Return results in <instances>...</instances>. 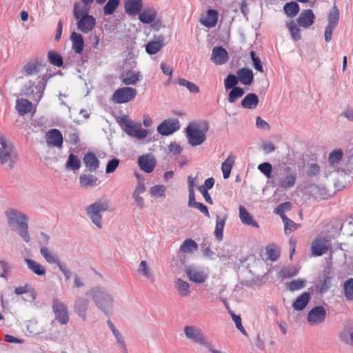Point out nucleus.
<instances>
[{
    "label": "nucleus",
    "mask_w": 353,
    "mask_h": 353,
    "mask_svg": "<svg viewBox=\"0 0 353 353\" xmlns=\"http://www.w3.org/2000/svg\"><path fill=\"white\" fill-rule=\"evenodd\" d=\"M8 225L13 230L23 223L28 222V217L21 211L14 208H8L4 212Z\"/></svg>",
    "instance_id": "nucleus-8"
},
{
    "label": "nucleus",
    "mask_w": 353,
    "mask_h": 353,
    "mask_svg": "<svg viewBox=\"0 0 353 353\" xmlns=\"http://www.w3.org/2000/svg\"><path fill=\"white\" fill-rule=\"evenodd\" d=\"M198 250L197 243L191 239H185L180 246V251L184 253L191 254Z\"/></svg>",
    "instance_id": "nucleus-43"
},
{
    "label": "nucleus",
    "mask_w": 353,
    "mask_h": 353,
    "mask_svg": "<svg viewBox=\"0 0 353 353\" xmlns=\"http://www.w3.org/2000/svg\"><path fill=\"white\" fill-rule=\"evenodd\" d=\"M43 65L38 61H29L23 65L20 74V78H26L28 79H36L39 75H48L47 74H41V71Z\"/></svg>",
    "instance_id": "nucleus-11"
},
{
    "label": "nucleus",
    "mask_w": 353,
    "mask_h": 353,
    "mask_svg": "<svg viewBox=\"0 0 353 353\" xmlns=\"http://www.w3.org/2000/svg\"><path fill=\"white\" fill-rule=\"evenodd\" d=\"M244 90L240 87H236L231 89V91L228 94V100L229 103H234L236 101L241 98L244 94Z\"/></svg>",
    "instance_id": "nucleus-50"
},
{
    "label": "nucleus",
    "mask_w": 353,
    "mask_h": 353,
    "mask_svg": "<svg viewBox=\"0 0 353 353\" xmlns=\"http://www.w3.org/2000/svg\"><path fill=\"white\" fill-rule=\"evenodd\" d=\"M137 163L141 170L145 173H151L156 166L157 161L152 154H146L138 157Z\"/></svg>",
    "instance_id": "nucleus-16"
},
{
    "label": "nucleus",
    "mask_w": 353,
    "mask_h": 353,
    "mask_svg": "<svg viewBox=\"0 0 353 353\" xmlns=\"http://www.w3.org/2000/svg\"><path fill=\"white\" fill-rule=\"evenodd\" d=\"M165 46V38L163 35L155 37L154 39L149 41L145 46V51L150 55L159 52Z\"/></svg>",
    "instance_id": "nucleus-22"
},
{
    "label": "nucleus",
    "mask_w": 353,
    "mask_h": 353,
    "mask_svg": "<svg viewBox=\"0 0 353 353\" xmlns=\"http://www.w3.org/2000/svg\"><path fill=\"white\" fill-rule=\"evenodd\" d=\"M314 15L312 10H305L301 12L297 19L298 24L303 28H309L314 22Z\"/></svg>",
    "instance_id": "nucleus-26"
},
{
    "label": "nucleus",
    "mask_w": 353,
    "mask_h": 353,
    "mask_svg": "<svg viewBox=\"0 0 353 353\" xmlns=\"http://www.w3.org/2000/svg\"><path fill=\"white\" fill-rule=\"evenodd\" d=\"M282 220L284 223V230L285 233L288 234V233L294 231L299 228V225L295 223L293 221L288 219L286 216H283Z\"/></svg>",
    "instance_id": "nucleus-58"
},
{
    "label": "nucleus",
    "mask_w": 353,
    "mask_h": 353,
    "mask_svg": "<svg viewBox=\"0 0 353 353\" xmlns=\"http://www.w3.org/2000/svg\"><path fill=\"white\" fill-rule=\"evenodd\" d=\"M107 324L108 327L110 329V330L112 332V334L114 335L117 344L120 347V348L123 350V352L127 353L128 349L127 345L125 344V339L123 336H122L121 333L119 330L117 329V327L114 325V324L112 323L111 321L108 320L107 321Z\"/></svg>",
    "instance_id": "nucleus-29"
},
{
    "label": "nucleus",
    "mask_w": 353,
    "mask_h": 353,
    "mask_svg": "<svg viewBox=\"0 0 353 353\" xmlns=\"http://www.w3.org/2000/svg\"><path fill=\"white\" fill-rule=\"evenodd\" d=\"M157 17V12L154 8L144 10L139 15V20L143 23H152Z\"/></svg>",
    "instance_id": "nucleus-42"
},
{
    "label": "nucleus",
    "mask_w": 353,
    "mask_h": 353,
    "mask_svg": "<svg viewBox=\"0 0 353 353\" xmlns=\"http://www.w3.org/2000/svg\"><path fill=\"white\" fill-rule=\"evenodd\" d=\"M208 131V124L205 121L190 123L186 128V135L190 145H201L205 141Z\"/></svg>",
    "instance_id": "nucleus-5"
},
{
    "label": "nucleus",
    "mask_w": 353,
    "mask_h": 353,
    "mask_svg": "<svg viewBox=\"0 0 353 353\" xmlns=\"http://www.w3.org/2000/svg\"><path fill=\"white\" fill-rule=\"evenodd\" d=\"M16 110L20 115L23 116L32 111V103L28 99H18L16 101Z\"/></svg>",
    "instance_id": "nucleus-36"
},
{
    "label": "nucleus",
    "mask_w": 353,
    "mask_h": 353,
    "mask_svg": "<svg viewBox=\"0 0 353 353\" xmlns=\"http://www.w3.org/2000/svg\"><path fill=\"white\" fill-rule=\"evenodd\" d=\"M97 181V177L92 174H81L79 177L80 185L85 188L94 187Z\"/></svg>",
    "instance_id": "nucleus-41"
},
{
    "label": "nucleus",
    "mask_w": 353,
    "mask_h": 353,
    "mask_svg": "<svg viewBox=\"0 0 353 353\" xmlns=\"http://www.w3.org/2000/svg\"><path fill=\"white\" fill-rule=\"evenodd\" d=\"M339 10L336 8V6H333V8L330 10L328 14V23L327 26L336 28L339 23Z\"/></svg>",
    "instance_id": "nucleus-46"
},
{
    "label": "nucleus",
    "mask_w": 353,
    "mask_h": 353,
    "mask_svg": "<svg viewBox=\"0 0 353 353\" xmlns=\"http://www.w3.org/2000/svg\"><path fill=\"white\" fill-rule=\"evenodd\" d=\"M250 57L253 61V66L254 69L259 71L260 72H263V68L259 57H256L255 52L253 51L250 52Z\"/></svg>",
    "instance_id": "nucleus-62"
},
{
    "label": "nucleus",
    "mask_w": 353,
    "mask_h": 353,
    "mask_svg": "<svg viewBox=\"0 0 353 353\" xmlns=\"http://www.w3.org/2000/svg\"><path fill=\"white\" fill-rule=\"evenodd\" d=\"M305 285V280L299 279L287 283L286 288L291 292H294L304 288Z\"/></svg>",
    "instance_id": "nucleus-49"
},
{
    "label": "nucleus",
    "mask_w": 353,
    "mask_h": 353,
    "mask_svg": "<svg viewBox=\"0 0 353 353\" xmlns=\"http://www.w3.org/2000/svg\"><path fill=\"white\" fill-rule=\"evenodd\" d=\"M137 272L141 276L148 279L152 283L154 281L152 271L145 261H141L137 269Z\"/></svg>",
    "instance_id": "nucleus-38"
},
{
    "label": "nucleus",
    "mask_w": 353,
    "mask_h": 353,
    "mask_svg": "<svg viewBox=\"0 0 353 353\" xmlns=\"http://www.w3.org/2000/svg\"><path fill=\"white\" fill-rule=\"evenodd\" d=\"M166 187L164 185H156L152 186L149 192L151 196L157 198H162L165 196Z\"/></svg>",
    "instance_id": "nucleus-51"
},
{
    "label": "nucleus",
    "mask_w": 353,
    "mask_h": 353,
    "mask_svg": "<svg viewBox=\"0 0 353 353\" xmlns=\"http://www.w3.org/2000/svg\"><path fill=\"white\" fill-rule=\"evenodd\" d=\"M296 177V173L292 171L290 168L286 167L278 176L277 184L283 189L292 188L295 185Z\"/></svg>",
    "instance_id": "nucleus-12"
},
{
    "label": "nucleus",
    "mask_w": 353,
    "mask_h": 353,
    "mask_svg": "<svg viewBox=\"0 0 353 353\" xmlns=\"http://www.w3.org/2000/svg\"><path fill=\"white\" fill-rule=\"evenodd\" d=\"M109 210V202L106 199L97 200L85 208V212L92 223L99 229L103 228L102 213Z\"/></svg>",
    "instance_id": "nucleus-6"
},
{
    "label": "nucleus",
    "mask_w": 353,
    "mask_h": 353,
    "mask_svg": "<svg viewBox=\"0 0 353 353\" xmlns=\"http://www.w3.org/2000/svg\"><path fill=\"white\" fill-rule=\"evenodd\" d=\"M310 294L305 292L298 296L292 303V307L296 311H302L305 308L310 300Z\"/></svg>",
    "instance_id": "nucleus-31"
},
{
    "label": "nucleus",
    "mask_w": 353,
    "mask_h": 353,
    "mask_svg": "<svg viewBox=\"0 0 353 353\" xmlns=\"http://www.w3.org/2000/svg\"><path fill=\"white\" fill-rule=\"evenodd\" d=\"M176 82L180 85L187 88L192 93H198L199 92V88L196 84L184 79H179Z\"/></svg>",
    "instance_id": "nucleus-59"
},
{
    "label": "nucleus",
    "mask_w": 353,
    "mask_h": 353,
    "mask_svg": "<svg viewBox=\"0 0 353 353\" xmlns=\"http://www.w3.org/2000/svg\"><path fill=\"white\" fill-rule=\"evenodd\" d=\"M76 20L77 29L85 34L90 32L96 25L95 18L90 14L84 15Z\"/></svg>",
    "instance_id": "nucleus-18"
},
{
    "label": "nucleus",
    "mask_w": 353,
    "mask_h": 353,
    "mask_svg": "<svg viewBox=\"0 0 353 353\" xmlns=\"http://www.w3.org/2000/svg\"><path fill=\"white\" fill-rule=\"evenodd\" d=\"M286 26L291 34L292 38L295 41L300 40L301 38V30L297 25L294 22L290 21Z\"/></svg>",
    "instance_id": "nucleus-53"
},
{
    "label": "nucleus",
    "mask_w": 353,
    "mask_h": 353,
    "mask_svg": "<svg viewBox=\"0 0 353 353\" xmlns=\"http://www.w3.org/2000/svg\"><path fill=\"white\" fill-rule=\"evenodd\" d=\"M90 6L82 5L80 3H75L74 4L73 14L75 19L83 17L84 15L89 14Z\"/></svg>",
    "instance_id": "nucleus-45"
},
{
    "label": "nucleus",
    "mask_w": 353,
    "mask_h": 353,
    "mask_svg": "<svg viewBox=\"0 0 353 353\" xmlns=\"http://www.w3.org/2000/svg\"><path fill=\"white\" fill-rule=\"evenodd\" d=\"M81 166V161L77 156L71 153L69 154L65 168L68 170H77Z\"/></svg>",
    "instance_id": "nucleus-47"
},
{
    "label": "nucleus",
    "mask_w": 353,
    "mask_h": 353,
    "mask_svg": "<svg viewBox=\"0 0 353 353\" xmlns=\"http://www.w3.org/2000/svg\"><path fill=\"white\" fill-rule=\"evenodd\" d=\"M185 272L190 281L199 284L205 282L209 275L207 268L193 265L186 267Z\"/></svg>",
    "instance_id": "nucleus-9"
},
{
    "label": "nucleus",
    "mask_w": 353,
    "mask_h": 353,
    "mask_svg": "<svg viewBox=\"0 0 353 353\" xmlns=\"http://www.w3.org/2000/svg\"><path fill=\"white\" fill-rule=\"evenodd\" d=\"M48 59L50 62L54 65L60 67L63 64L62 57L59 54L53 52H50L48 53Z\"/></svg>",
    "instance_id": "nucleus-61"
},
{
    "label": "nucleus",
    "mask_w": 353,
    "mask_h": 353,
    "mask_svg": "<svg viewBox=\"0 0 353 353\" xmlns=\"http://www.w3.org/2000/svg\"><path fill=\"white\" fill-rule=\"evenodd\" d=\"M143 79L140 71L125 70L120 75L121 82L125 85H135Z\"/></svg>",
    "instance_id": "nucleus-15"
},
{
    "label": "nucleus",
    "mask_w": 353,
    "mask_h": 353,
    "mask_svg": "<svg viewBox=\"0 0 353 353\" xmlns=\"http://www.w3.org/2000/svg\"><path fill=\"white\" fill-rule=\"evenodd\" d=\"M283 10L288 17H294L298 14L299 11V6L295 2L287 3L284 6Z\"/></svg>",
    "instance_id": "nucleus-52"
},
{
    "label": "nucleus",
    "mask_w": 353,
    "mask_h": 353,
    "mask_svg": "<svg viewBox=\"0 0 353 353\" xmlns=\"http://www.w3.org/2000/svg\"><path fill=\"white\" fill-rule=\"evenodd\" d=\"M329 248V243L325 238H316L312 243L311 252L314 256H322Z\"/></svg>",
    "instance_id": "nucleus-19"
},
{
    "label": "nucleus",
    "mask_w": 353,
    "mask_h": 353,
    "mask_svg": "<svg viewBox=\"0 0 353 353\" xmlns=\"http://www.w3.org/2000/svg\"><path fill=\"white\" fill-rule=\"evenodd\" d=\"M180 128L179 121L177 119H167L163 121L157 127V132L163 136L173 134Z\"/></svg>",
    "instance_id": "nucleus-17"
},
{
    "label": "nucleus",
    "mask_w": 353,
    "mask_h": 353,
    "mask_svg": "<svg viewBox=\"0 0 353 353\" xmlns=\"http://www.w3.org/2000/svg\"><path fill=\"white\" fill-rule=\"evenodd\" d=\"M122 124L124 127V132L130 137L137 139H143L147 137L148 132L142 128L140 123H136L128 118L122 119Z\"/></svg>",
    "instance_id": "nucleus-7"
},
{
    "label": "nucleus",
    "mask_w": 353,
    "mask_h": 353,
    "mask_svg": "<svg viewBox=\"0 0 353 353\" xmlns=\"http://www.w3.org/2000/svg\"><path fill=\"white\" fill-rule=\"evenodd\" d=\"M14 230L17 232V234L23 239L25 242H30V236L28 232V222L23 223V225L20 227H17Z\"/></svg>",
    "instance_id": "nucleus-54"
},
{
    "label": "nucleus",
    "mask_w": 353,
    "mask_h": 353,
    "mask_svg": "<svg viewBox=\"0 0 353 353\" xmlns=\"http://www.w3.org/2000/svg\"><path fill=\"white\" fill-rule=\"evenodd\" d=\"M183 332L187 339L194 344L198 345V350L201 353H223L215 348L212 342L205 336L199 327L194 325H186L183 328Z\"/></svg>",
    "instance_id": "nucleus-1"
},
{
    "label": "nucleus",
    "mask_w": 353,
    "mask_h": 353,
    "mask_svg": "<svg viewBox=\"0 0 353 353\" xmlns=\"http://www.w3.org/2000/svg\"><path fill=\"white\" fill-rule=\"evenodd\" d=\"M89 305V300L85 297L78 296L76 298L74 311L84 321L86 320V312Z\"/></svg>",
    "instance_id": "nucleus-21"
},
{
    "label": "nucleus",
    "mask_w": 353,
    "mask_h": 353,
    "mask_svg": "<svg viewBox=\"0 0 353 353\" xmlns=\"http://www.w3.org/2000/svg\"><path fill=\"white\" fill-rule=\"evenodd\" d=\"M70 40L72 43V49L77 54H81L84 48V41L82 35L75 32L70 35Z\"/></svg>",
    "instance_id": "nucleus-30"
},
{
    "label": "nucleus",
    "mask_w": 353,
    "mask_h": 353,
    "mask_svg": "<svg viewBox=\"0 0 353 353\" xmlns=\"http://www.w3.org/2000/svg\"><path fill=\"white\" fill-rule=\"evenodd\" d=\"M120 0H108L103 7V13L105 16L113 14L118 6Z\"/></svg>",
    "instance_id": "nucleus-55"
},
{
    "label": "nucleus",
    "mask_w": 353,
    "mask_h": 353,
    "mask_svg": "<svg viewBox=\"0 0 353 353\" xmlns=\"http://www.w3.org/2000/svg\"><path fill=\"white\" fill-rule=\"evenodd\" d=\"M343 157V153L341 149L334 150L329 154V163L332 167H336L342 160Z\"/></svg>",
    "instance_id": "nucleus-44"
},
{
    "label": "nucleus",
    "mask_w": 353,
    "mask_h": 353,
    "mask_svg": "<svg viewBox=\"0 0 353 353\" xmlns=\"http://www.w3.org/2000/svg\"><path fill=\"white\" fill-rule=\"evenodd\" d=\"M137 90L132 87H123L114 91L112 101L115 103H125L132 101L137 96Z\"/></svg>",
    "instance_id": "nucleus-10"
},
{
    "label": "nucleus",
    "mask_w": 353,
    "mask_h": 353,
    "mask_svg": "<svg viewBox=\"0 0 353 353\" xmlns=\"http://www.w3.org/2000/svg\"><path fill=\"white\" fill-rule=\"evenodd\" d=\"M239 218L241 221L245 225H252L256 228H259L258 223L253 219V217L248 210L241 205L239 207Z\"/></svg>",
    "instance_id": "nucleus-34"
},
{
    "label": "nucleus",
    "mask_w": 353,
    "mask_h": 353,
    "mask_svg": "<svg viewBox=\"0 0 353 353\" xmlns=\"http://www.w3.org/2000/svg\"><path fill=\"white\" fill-rule=\"evenodd\" d=\"M28 268L38 276H44L46 273V270L44 266L37 263V261L27 259L25 260Z\"/></svg>",
    "instance_id": "nucleus-39"
},
{
    "label": "nucleus",
    "mask_w": 353,
    "mask_h": 353,
    "mask_svg": "<svg viewBox=\"0 0 353 353\" xmlns=\"http://www.w3.org/2000/svg\"><path fill=\"white\" fill-rule=\"evenodd\" d=\"M40 253L44 259L50 264H56L59 266L61 263L59 258L46 247L41 248Z\"/></svg>",
    "instance_id": "nucleus-40"
},
{
    "label": "nucleus",
    "mask_w": 353,
    "mask_h": 353,
    "mask_svg": "<svg viewBox=\"0 0 353 353\" xmlns=\"http://www.w3.org/2000/svg\"><path fill=\"white\" fill-rule=\"evenodd\" d=\"M19 159L14 143L0 133V164L13 169Z\"/></svg>",
    "instance_id": "nucleus-4"
},
{
    "label": "nucleus",
    "mask_w": 353,
    "mask_h": 353,
    "mask_svg": "<svg viewBox=\"0 0 353 353\" xmlns=\"http://www.w3.org/2000/svg\"><path fill=\"white\" fill-rule=\"evenodd\" d=\"M236 75L239 81L244 85H250L254 80V74L251 69L243 68L237 70Z\"/></svg>",
    "instance_id": "nucleus-25"
},
{
    "label": "nucleus",
    "mask_w": 353,
    "mask_h": 353,
    "mask_svg": "<svg viewBox=\"0 0 353 353\" xmlns=\"http://www.w3.org/2000/svg\"><path fill=\"white\" fill-rule=\"evenodd\" d=\"M211 60L216 65H223L228 61V53L223 47H214L212 52Z\"/></svg>",
    "instance_id": "nucleus-23"
},
{
    "label": "nucleus",
    "mask_w": 353,
    "mask_h": 353,
    "mask_svg": "<svg viewBox=\"0 0 353 353\" xmlns=\"http://www.w3.org/2000/svg\"><path fill=\"white\" fill-rule=\"evenodd\" d=\"M259 102V97L255 93H249L242 99L241 104L244 108L253 110L256 108Z\"/></svg>",
    "instance_id": "nucleus-33"
},
{
    "label": "nucleus",
    "mask_w": 353,
    "mask_h": 353,
    "mask_svg": "<svg viewBox=\"0 0 353 353\" xmlns=\"http://www.w3.org/2000/svg\"><path fill=\"white\" fill-rule=\"evenodd\" d=\"M52 309L56 319L61 324H66L68 322V312L64 303L57 299H54L52 303Z\"/></svg>",
    "instance_id": "nucleus-14"
},
{
    "label": "nucleus",
    "mask_w": 353,
    "mask_h": 353,
    "mask_svg": "<svg viewBox=\"0 0 353 353\" xmlns=\"http://www.w3.org/2000/svg\"><path fill=\"white\" fill-rule=\"evenodd\" d=\"M258 169L268 178L270 177L272 167L270 163H263L259 165Z\"/></svg>",
    "instance_id": "nucleus-63"
},
{
    "label": "nucleus",
    "mask_w": 353,
    "mask_h": 353,
    "mask_svg": "<svg viewBox=\"0 0 353 353\" xmlns=\"http://www.w3.org/2000/svg\"><path fill=\"white\" fill-rule=\"evenodd\" d=\"M48 79V75H39L36 79H28L22 85L21 93L39 102L43 97Z\"/></svg>",
    "instance_id": "nucleus-3"
},
{
    "label": "nucleus",
    "mask_w": 353,
    "mask_h": 353,
    "mask_svg": "<svg viewBox=\"0 0 353 353\" xmlns=\"http://www.w3.org/2000/svg\"><path fill=\"white\" fill-rule=\"evenodd\" d=\"M292 203L290 202H285L279 205L274 210V214L280 215L281 219L285 215V212L290 210Z\"/></svg>",
    "instance_id": "nucleus-60"
},
{
    "label": "nucleus",
    "mask_w": 353,
    "mask_h": 353,
    "mask_svg": "<svg viewBox=\"0 0 353 353\" xmlns=\"http://www.w3.org/2000/svg\"><path fill=\"white\" fill-rule=\"evenodd\" d=\"M327 311L322 305L312 307L307 315V321L312 325H318L323 323L326 318Z\"/></svg>",
    "instance_id": "nucleus-13"
},
{
    "label": "nucleus",
    "mask_w": 353,
    "mask_h": 353,
    "mask_svg": "<svg viewBox=\"0 0 353 353\" xmlns=\"http://www.w3.org/2000/svg\"><path fill=\"white\" fill-rule=\"evenodd\" d=\"M343 292L347 301H353V278H350L345 281Z\"/></svg>",
    "instance_id": "nucleus-48"
},
{
    "label": "nucleus",
    "mask_w": 353,
    "mask_h": 353,
    "mask_svg": "<svg viewBox=\"0 0 353 353\" xmlns=\"http://www.w3.org/2000/svg\"><path fill=\"white\" fill-rule=\"evenodd\" d=\"M235 157L232 153H230L227 159L221 164L223 176L225 179H227L230 177Z\"/></svg>",
    "instance_id": "nucleus-37"
},
{
    "label": "nucleus",
    "mask_w": 353,
    "mask_h": 353,
    "mask_svg": "<svg viewBox=\"0 0 353 353\" xmlns=\"http://www.w3.org/2000/svg\"><path fill=\"white\" fill-rule=\"evenodd\" d=\"M218 12L215 10L210 9L205 15L203 16L199 21L206 28H211L214 27L217 23Z\"/></svg>",
    "instance_id": "nucleus-24"
},
{
    "label": "nucleus",
    "mask_w": 353,
    "mask_h": 353,
    "mask_svg": "<svg viewBox=\"0 0 353 353\" xmlns=\"http://www.w3.org/2000/svg\"><path fill=\"white\" fill-rule=\"evenodd\" d=\"M228 219V215L225 214L223 216L219 215L216 218V226L214 230V236L218 241H221L223 237V229Z\"/></svg>",
    "instance_id": "nucleus-35"
},
{
    "label": "nucleus",
    "mask_w": 353,
    "mask_h": 353,
    "mask_svg": "<svg viewBox=\"0 0 353 353\" xmlns=\"http://www.w3.org/2000/svg\"><path fill=\"white\" fill-rule=\"evenodd\" d=\"M299 272L298 269L294 266L285 267L281 270L279 274L283 279L290 278L296 275Z\"/></svg>",
    "instance_id": "nucleus-57"
},
{
    "label": "nucleus",
    "mask_w": 353,
    "mask_h": 353,
    "mask_svg": "<svg viewBox=\"0 0 353 353\" xmlns=\"http://www.w3.org/2000/svg\"><path fill=\"white\" fill-rule=\"evenodd\" d=\"M239 83L237 75L228 74L224 79V87L225 90L233 89Z\"/></svg>",
    "instance_id": "nucleus-56"
},
{
    "label": "nucleus",
    "mask_w": 353,
    "mask_h": 353,
    "mask_svg": "<svg viewBox=\"0 0 353 353\" xmlns=\"http://www.w3.org/2000/svg\"><path fill=\"white\" fill-rule=\"evenodd\" d=\"M330 279L328 276H326L323 279V280L321 281L318 285V290L320 293H324L330 288Z\"/></svg>",
    "instance_id": "nucleus-64"
},
{
    "label": "nucleus",
    "mask_w": 353,
    "mask_h": 353,
    "mask_svg": "<svg viewBox=\"0 0 353 353\" xmlns=\"http://www.w3.org/2000/svg\"><path fill=\"white\" fill-rule=\"evenodd\" d=\"M83 161L87 170L91 172H95L99 166V161L95 154L92 152L85 154Z\"/></svg>",
    "instance_id": "nucleus-28"
},
{
    "label": "nucleus",
    "mask_w": 353,
    "mask_h": 353,
    "mask_svg": "<svg viewBox=\"0 0 353 353\" xmlns=\"http://www.w3.org/2000/svg\"><path fill=\"white\" fill-rule=\"evenodd\" d=\"M48 146L61 148L63 142L62 134L57 129L49 130L46 135Z\"/></svg>",
    "instance_id": "nucleus-20"
},
{
    "label": "nucleus",
    "mask_w": 353,
    "mask_h": 353,
    "mask_svg": "<svg viewBox=\"0 0 353 353\" xmlns=\"http://www.w3.org/2000/svg\"><path fill=\"white\" fill-rule=\"evenodd\" d=\"M86 295L94 303L95 305L105 314H108L113 308L114 299L110 292L102 287L95 286L87 291Z\"/></svg>",
    "instance_id": "nucleus-2"
},
{
    "label": "nucleus",
    "mask_w": 353,
    "mask_h": 353,
    "mask_svg": "<svg viewBox=\"0 0 353 353\" xmlns=\"http://www.w3.org/2000/svg\"><path fill=\"white\" fill-rule=\"evenodd\" d=\"M124 8L127 14L135 16L141 12L142 0H125Z\"/></svg>",
    "instance_id": "nucleus-27"
},
{
    "label": "nucleus",
    "mask_w": 353,
    "mask_h": 353,
    "mask_svg": "<svg viewBox=\"0 0 353 353\" xmlns=\"http://www.w3.org/2000/svg\"><path fill=\"white\" fill-rule=\"evenodd\" d=\"M174 288L176 290L178 294L183 297H187L189 296L191 291H190V284L181 279H177L174 281Z\"/></svg>",
    "instance_id": "nucleus-32"
}]
</instances>
